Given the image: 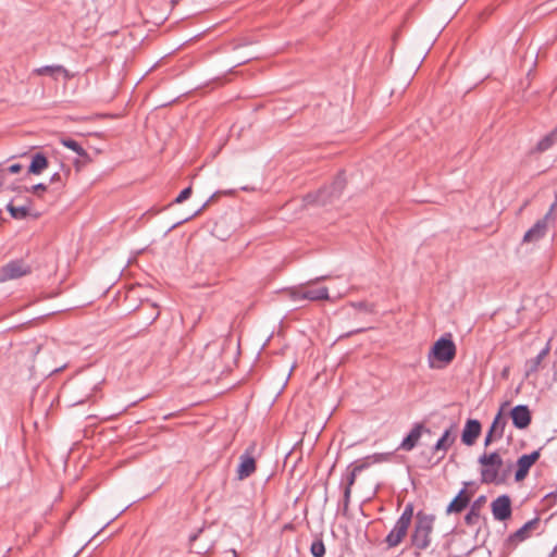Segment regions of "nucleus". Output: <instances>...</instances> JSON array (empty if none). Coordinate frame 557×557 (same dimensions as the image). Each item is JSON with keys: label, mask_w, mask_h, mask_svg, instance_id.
I'll list each match as a JSON object with an SVG mask.
<instances>
[{"label": "nucleus", "mask_w": 557, "mask_h": 557, "mask_svg": "<svg viewBox=\"0 0 557 557\" xmlns=\"http://www.w3.org/2000/svg\"><path fill=\"white\" fill-rule=\"evenodd\" d=\"M435 519L433 513H428L423 510H419L414 515L413 528L410 533V548L416 557H419L422 552L430 548Z\"/></svg>", "instance_id": "f257e3e1"}, {"label": "nucleus", "mask_w": 557, "mask_h": 557, "mask_svg": "<svg viewBox=\"0 0 557 557\" xmlns=\"http://www.w3.org/2000/svg\"><path fill=\"white\" fill-rule=\"evenodd\" d=\"M481 468V482L483 484H505L509 474L510 467L504 468V461L497 451L484 453L479 457Z\"/></svg>", "instance_id": "f03ea898"}, {"label": "nucleus", "mask_w": 557, "mask_h": 557, "mask_svg": "<svg viewBox=\"0 0 557 557\" xmlns=\"http://www.w3.org/2000/svg\"><path fill=\"white\" fill-rule=\"evenodd\" d=\"M346 187V178L343 173H339L329 186H324L313 194H308L305 197L307 203L319 206H326L332 203L335 199L339 198Z\"/></svg>", "instance_id": "7ed1b4c3"}, {"label": "nucleus", "mask_w": 557, "mask_h": 557, "mask_svg": "<svg viewBox=\"0 0 557 557\" xmlns=\"http://www.w3.org/2000/svg\"><path fill=\"white\" fill-rule=\"evenodd\" d=\"M444 363H450L456 356V345L449 337H441L432 347L430 357Z\"/></svg>", "instance_id": "20e7f679"}, {"label": "nucleus", "mask_w": 557, "mask_h": 557, "mask_svg": "<svg viewBox=\"0 0 557 557\" xmlns=\"http://www.w3.org/2000/svg\"><path fill=\"white\" fill-rule=\"evenodd\" d=\"M290 297L295 301L299 300H310V301H318V300H327L329 299V289L327 287H319V288H311L308 286H299L297 288H294L290 290Z\"/></svg>", "instance_id": "39448f33"}, {"label": "nucleus", "mask_w": 557, "mask_h": 557, "mask_svg": "<svg viewBox=\"0 0 557 557\" xmlns=\"http://www.w3.org/2000/svg\"><path fill=\"white\" fill-rule=\"evenodd\" d=\"M457 435L454 432V425H450L448 429L444 431L442 436L437 440L435 445L432 447V455L437 456L436 463L443 460L446 456V453L456 442Z\"/></svg>", "instance_id": "423d86ee"}, {"label": "nucleus", "mask_w": 557, "mask_h": 557, "mask_svg": "<svg viewBox=\"0 0 557 557\" xmlns=\"http://www.w3.org/2000/svg\"><path fill=\"white\" fill-rule=\"evenodd\" d=\"M30 272V267L26 264L23 260H13L1 269L0 275L2 281H8L22 277L24 275L29 274Z\"/></svg>", "instance_id": "0eeeda50"}, {"label": "nucleus", "mask_w": 557, "mask_h": 557, "mask_svg": "<svg viewBox=\"0 0 557 557\" xmlns=\"http://www.w3.org/2000/svg\"><path fill=\"white\" fill-rule=\"evenodd\" d=\"M541 449L534 450L531 454L522 455L517 460V470L515 473V480L520 482L524 480L531 469V467L540 459Z\"/></svg>", "instance_id": "6e6552de"}, {"label": "nucleus", "mask_w": 557, "mask_h": 557, "mask_svg": "<svg viewBox=\"0 0 557 557\" xmlns=\"http://www.w3.org/2000/svg\"><path fill=\"white\" fill-rule=\"evenodd\" d=\"M409 528V524L397 519L393 529L384 539L387 548H395L400 545L408 535Z\"/></svg>", "instance_id": "1a4fd4ad"}, {"label": "nucleus", "mask_w": 557, "mask_h": 557, "mask_svg": "<svg viewBox=\"0 0 557 557\" xmlns=\"http://www.w3.org/2000/svg\"><path fill=\"white\" fill-rule=\"evenodd\" d=\"M509 416L513 426L518 430L528 429L532 422V413L527 405L515 406L510 410Z\"/></svg>", "instance_id": "9d476101"}, {"label": "nucleus", "mask_w": 557, "mask_h": 557, "mask_svg": "<svg viewBox=\"0 0 557 557\" xmlns=\"http://www.w3.org/2000/svg\"><path fill=\"white\" fill-rule=\"evenodd\" d=\"M495 520L505 521L511 517V499L508 495H500L491 504Z\"/></svg>", "instance_id": "9b49d317"}, {"label": "nucleus", "mask_w": 557, "mask_h": 557, "mask_svg": "<svg viewBox=\"0 0 557 557\" xmlns=\"http://www.w3.org/2000/svg\"><path fill=\"white\" fill-rule=\"evenodd\" d=\"M422 433L430 434L431 430L426 428L424 423H414L408 435L400 443L398 449L411 451L419 443Z\"/></svg>", "instance_id": "f8f14e48"}, {"label": "nucleus", "mask_w": 557, "mask_h": 557, "mask_svg": "<svg viewBox=\"0 0 557 557\" xmlns=\"http://www.w3.org/2000/svg\"><path fill=\"white\" fill-rule=\"evenodd\" d=\"M482 431V425L476 419L467 420L465 428L461 433V441L467 446H472Z\"/></svg>", "instance_id": "ddd939ff"}, {"label": "nucleus", "mask_w": 557, "mask_h": 557, "mask_svg": "<svg viewBox=\"0 0 557 557\" xmlns=\"http://www.w3.org/2000/svg\"><path fill=\"white\" fill-rule=\"evenodd\" d=\"M257 469L256 460L252 455L248 451L244 453L239 457V463L237 467V479L245 480L249 478L252 473H255Z\"/></svg>", "instance_id": "4468645a"}, {"label": "nucleus", "mask_w": 557, "mask_h": 557, "mask_svg": "<svg viewBox=\"0 0 557 557\" xmlns=\"http://www.w3.org/2000/svg\"><path fill=\"white\" fill-rule=\"evenodd\" d=\"M547 213L543 219L536 221V223L523 236V243H535L544 237L547 230Z\"/></svg>", "instance_id": "2eb2a0df"}, {"label": "nucleus", "mask_w": 557, "mask_h": 557, "mask_svg": "<svg viewBox=\"0 0 557 557\" xmlns=\"http://www.w3.org/2000/svg\"><path fill=\"white\" fill-rule=\"evenodd\" d=\"M470 498V494H468L466 488L460 490L456 497L447 506L446 513H459L463 511L468 507Z\"/></svg>", "instance_id": "dca6fc26"}, {"label": "nucleus", "mask_w": 557, "mask_h": 557, "mask_svg": "<svg viewBox=\"0 0 557 557\" xmlns=\"http://www.w3.org/2000/svg\"><path fill=\"white\" fill-rule=\"evenodd\" d=\"M49 166L47 157L41 152H36L32 156V161L28 166V174L39 175Z\"/></svg>", "instance_id": "f3484780"}, {"label": "nucleus", "mask_w": 557, "mask_h": 557, "mask_svg": "<svg viewBox=\"0 0 557 557\" xmlns=\"http://www.w3.org/2000/svg\"><path fill=\"white\" fill-rule=\"evenodd\" d=\"M557 144V126L545 135L536 146L531 150V153H542L550 149Z\"/></svg>", "instance_id": "a211bd4d"}, {"label": "nucleus", "mask_w": 557, "mask_h": 557, "mask_svg": "<svg viewBox=\"0 0 557 557\" xmlns=\"http://www.w3.org/2000/svg\"><path fill=\"white\" fill-rule=\"evenodd\" d=\"M507 405H508V403H504L502 405L499 411L495 416V418H494V420L492 422V425L490 428V430L492 432H494L495 438H502L504 436V432H505V429H506V425H507V419L503 414V409Z\"/></svg>", "instance_id": "6ab92c4d"}, {"label": "nucleus", "mask_w": 557, "mask_h": 557, "mask_svg": "<svg viewBox=\"0 0 557 557\" xmlns=\"http://www.w3.org/2000/svg\"><path fill=\"white\" fill-rule=\"evenodd\" d=\"M202 530L200 529L197 533H194L189 536V549L190 554H195L196 556H202L209 550V545L207 543H199L201 540Z\"/></svg>", "instance_id": "aec40b11"}, {"label": "nucleus", "mask_w": 557, "mask_h": 557, "mask_svg": "<svg viewBox=\"0 0 557 557\" xmlns=\"http://www.w3.org/2000/svg\"><path fill=\"white\" fill-rule=\"evenodd\" d=\"M34 74L38 76L49 75L57 78V75L62 74L65 78L70 77L69 71L62 65H45L34 70Z\"/></svg>", "instance_id": "412c9836"}, {"label": "nucleus", "mask_w": 557, "mask_h": 557, "mask_svg": "<svg viewBox=\"0 0 557 557\" xmlns=\"http://www.w3.org/2000/svg\"><path fill=\"white\" fill-rule=\"evenodd\" d=\"M539 520L533 519L524 523L520 529L509 535L508 542H522L529 537L530 530L534 529Z\"/></svg>", "instance_id": "4be33fe9"}, {"label": "nucleus", "mask_w": 557, "mask_h": 557, "mask_svg": "<svg viewBox=\"0 0 557 557\" xmlns=\"http://www.w3.org/2000/svg\"><path fill=\"white\" fill-rule=\"evenodd\" d=\"M383 458L381 455L367 456L362 459L356 460L350 463L348 467L352 469L357 474L361 473L363 470L369 468L373 462H380Z\"/></svg>", "instance_id": "5701e85b"}, {"label": "nucleus", "mask_w": 557, "mask_h": 557, "mask_svg": "<svg viewBox=\"0 0 557 557\" xmlns=\"http://www.w3.org/2000/svg\"><path fill=\"white\" fill-rule=\"evenodd\" d=\"M61 144L64 147L73 150L77 156L85 158L87 161L90 160L87 151L76 140L72 138H61Z\"/></svg>", "instance_id": "b1692460"}, {"label": "nucleus", "mask_w": 557, "mask_h": 557, "mask_svg": "<svg viewBox=\"0 0 557 557\" xmlns=\"http://www.w3.org/2000/svg\"><path fill=\"white\" fill-rule=\"evenodd\" d=\"M548 352V349H543L536 357L530 359L527 362V375L529 376L531 373H535L539 370L544 357Z\"/></svg>", "instance_id": "393cba45"}, {"label": "nucleus", "mask_w": 557, "mask_h": 557, "mask_svg": "<svg viewBox=\"0 0 557 557\" xmlns=\"http://www.w3.org/2000/svg\"><path fill=\"white\" fill-rule=\"evenodd\" d=\"M7 209L13 219H25L29 214V209L26 206L15 207L9 203Z\"/></svg>", "instance_id": "a878e982"}, {"label": "nucleus", "mask_w": 557, "mask_h": 557, "mask_svg": "<svg viewBox=\"0 0 557 557\" xmlns=\"http://www.w3.org/2000/svg\"><path fill=\"white\" fill-rule=\"evenodd\" d=\"M310 553L313 557H323L325 555V546L322 539H315L312 542Z\"/></svg>", "instance_id": "bb28decb"}, {"label": "nucleus", "mask_w": 557, "mask_h": 557, "mask_svg": "<svg viewBox=\"0 0 557 557\" xmlns=\"http://www.w3.org/2000/svg\"><path fill=\"white\" fill-rule=\"evenodd\" d=\"M413 510H414L413 504L412 503H408L405 506V508H404L400 517L398 518V520L404 521L405 523L410 525L411 522H412L413 515H414Z\"/></svg>", "instance_id": "cd10ccee"}, {"label": "nucleus", "mask_w": 557, "mask_h": 557, "mask_svg": "<svg viewBox=\"0 0 557 557\" xmlns=\"http://www.w3.org/2000/svg\"><path fill=\"white\" fill-rule=\"evenodd\" d=\"M62 168L64 170V175H62L61 173L52 174L51 177H50V183L51 184L59 183L60 186H64L65 185L66 177L70 175L71 170H70V168H65L63 164H62Z\"/></svg>", "instance_id": "c85d7f7f"}, {"label": "nucleus", "mask_w": 557, "mask_h": 557, "mask_svg": "<svg viewBox=\"0 0 557 557\" xmlns=\"http://www.w3.org/2000/svg\"><path fill=\"white\" fill-rule=\"evenodd\" d=\"M351 307L356 310L368 312V313H374L375 312V306L374 304H370L367 301H357L351 302Z\"/></svg>", "instance_id": "c756f323"}, {"label": "nucleus", "mask_w": 557, "mask_h": 557, "mask_svg": "<svg viewBox=\"0 0 557 557\" xmlns=\"http://www.w3.org/2000/svg\"><path fill=\"white\" fill-rule=\"evenodd\" d=\"M476 509H470L465 516V523L469 527L476 525L481 519V515L476 513Z\"/></svg>", "instance_id": "7c9ffc66"}, {"label": "nucleus", "mask_w": 557, "mask_h": 557, "mask_svg": "<svg viewBox=\"0 0 557 557\" xmlns=\"http://www.w3.org/2000/svg\"><path fill=\"white\" fill-rule=\"evenodd\" d=\"M357 475L358 474L352 469L347 467V473H346V476H345L344 488H348V491H352V486H354V484L356 482Z\"/></svg>", "instance_id": "2f4dec72"}, {"label": "nucleus", "mask_w": 557, "mask_h": 557, "mask_svg": "<svg viewBox=\"0 0 557 557\" xmlns=\"http://www.w3.org/2000/svg\"><path fill=\"white\" fill-rule=\"evenodd\" d=\"M193 193L191 186L184 188L180 195L174 199L173 203H182L187 200Z\"/></svg>", "instance_id": "473e14b6"}, {"label": "nucleus", "mask_w": 557, "mask_h": 557, "mask_svg": "<svg viewBox=\"0 0 557 557\" xmlns=\"http://www.w3.org/2000/svg\"><path fill=\"white\" fill-rule=\"evenodd\" d=\"M344 497H343V515H346L349 508L350 498H351V491H348V488H344Z\"/></svg>", "instance_id": "72a5a7b5"}, {"label": "nucleus", "mask_w": 557, "mask_h": 557, "mask_svg": "<svg viewBox=\"0 0 557 557\" xmlns=\"http://www.w3.org/2000/svg\"><path fill=\"white\" fill-rule=\"evenodd\" d=\"M486 500V497L485 496H480L478 497L470 506V509H476V513L481 515V509H482V506L484 505Z\"/></svg>", "instance_id": "f704fd0d"}, {"label": "nucleus", "mask_w": 557, "mask_h": 557, "mask_svg": "<svg viewBox=\"0 0 557 557\" xmlns=\"http://www.w3.org/2000/svg\"><path fill=\"white\" fill-rule=\"evenodd\" d=\"M47 185L44 184V183H39V184H36L34 186H32L29 189H27V191H30L33 194H37L39 195L40 193H44L47 190Z\"/></svg>", "instance_id": "c9c22d12"}, {"label": "nucleus", "mask_w": 557, "mask_h": 557, "mask_svg": "<svg viewBox=\"0 0 557 557\" xmlns=\"http://www.w3.org/2000/svg\"><path fill=\"white\" fill-rule=\"evenodd\" d=\"M150 324L153 323L160 315V311L156 304H151Z\"/></svg>", "instance_id": "e433bc0d"}, {"label": "nucleus", "mask_w": 557, "mask_h": 557, "mask_svg": "<svg viewBox=\"0 0 557 557\" xmlns=\"http://www.w3.org/2000/svg\"><path fill=\"white\" fill-rule=\"evenodd\" d=\"M21 170H22V165L20 163L11 164L8 168V172L11 173V174H17V173L21 172Z\"/></svg>", "instance_id": "4c0bfd02"}, {"label": "nucleus", "mask_w": 557, "mask_h": 557, "mask_svg": "<svg viewBox=\"0 0 557 557\" xmlns=\"http://www.w3.org/2000/svg\"><path fill=\"white\" fill-rule=\"evenodd\" d=\"M494 440H496L495 435H494V432L488 430V432H487V434L485 436L484 445L488 446Z\"/></svg>", "instance_id": "58836bf2"}, {"label": "nucleus", "mask_w": 557, "mask_h": 557, "mask_svg": "<svg viewBox=\"0 0 557 557\" xmlns=\"http://www.w3.org/2000/svg\"><path fill=\"white\" fill-rule=\"evenodd\" d=\"M367 330H368V329H366V327L356 329V330L349 331L348 333H346V334L342 335V336H341V338H343V337H349V336H351L352 334L362 333V332H364V331H367Z\"/></svg>", "instance_id": "ea45409f"}, {"label": "nucleus", "mask_w": 557, "mask_h": 557, "mask_svg": "<svg viewBox=\"0 0 557 557\" xmlns=\"http://www.w3.org/2000/svg\"><path fill=\"white\" fill-rule=\"evenodd\" d=\"M235 194V190H224V191H216L212 195L211 198L215 197V196H219V195H234Z\"/></svg>", "instance_id": "a19ab883"}, {"label": "nucleus", "mask_w": 557, "mask_h": 557, "mask_svg": "<svg viewBox=\"0 0 557 557\" xmlns=\"http://www.w3.org/2000/svg\"><path fill=\"white\" fill-rule=\"evenodd\" d=\"M557 497V485H556V490L552 493H549L546 497Z\"/></svg>", "instance_id": "79ce46f5"}, {"label": "nucleus", "mask_w": 557, "mask_h": 557, "mask_svg": "<svg viewBox=\"0 0 557 557\" xmlns=\"http://www.w3.org/2000/svg\"><path fill=\"white\" fill-rule=\"evenodd\" d=\"M207 203H208V202L203 203L202 208H201V209H199L198 211H196L194 215H197V214H198V213H199V212H200L205 207H207Z\"/></svg>", "instance_id": "37998d69"}, {"label": "nucleus", "mask_w": 557, "mask_h": 557, "mask_svg": "<svg viewBox=\"0 0 557 557\" xmlns=\"http://www.w3.org/2000/svg\"><path fill=\"white\" fill-rule=\"evenodd\" d=\"M528 203H529V202H528V201H525V202L523 203V206L521 207L520 211H522V210L528 206Z\"/></svg>", "instance_id": "c03bdc74"}]
</instances>
